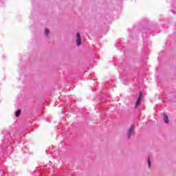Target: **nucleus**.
Segmentation results:
<instances>
[{"instance_id":"nucleus-1","label":"nucleus","mask_w":176,"mask_h":176,"mask_svg":"<svg viewBox=\"0 0 176 176\" xmlns=\"http://www.w3.org/2000/svg\"><path fill=\"white\" fill-rule=\"evenodd\" d=\"M141 100H142V92L140 93V95H139V96L138 98L136 104L135 105V109H137V108H138V107H140V104H141Z\"/></svg>"},{"instance_id":"nucleus-2","label":"nucleus","mask_w":176,"mask_h":176,"mask_svg":"<svg viewBox=\"0 0 176 176\" xmlns=\"http://www.w3.org/2000/svg\"><path fill=\"white\" fill-rule=\"evenodd\" d=\"M76 43L77 46H80V45H82V37H80V34L79 32L76 33Z\"/></svg>"},{"instance_id":"nucleus-3","label":"nucleus","mask_w":176,"mask_h":176,"mask_svg":"<svg viewBox=\"0 0 176 176\" xmlns=\"http://www.w3.org/2000/svg\"><path fill=\"white\" fill-rule=\"evenodd\" d=\"M133 130H134V126H131L127 131V136L130 138L133 133Z\"/></svg>"},{"instance_id":"nucleus-4","label":"nucleus","mask_w":176,"mask_h":176,"mask_svg":"<svg viewBox=\"0 0 176 176\" xmlns=\"http://www.w3.org/2000/svg\"><path fill=\"white\" fill-rule=\"evenodd\" d=\"M21 113V109H18L16 112L15 113L16 118H19L20 116V114Z\"/></svg>"},{"instance_id":"nucleus-5","label":"nucleus","mask_w":176,"mask_h":176,"mask_svg":"<svg viewBox=\"0 0 176 176\" xmlns=\"http://www.w3.org/2000/svg\"><path fill=\"white\" fill-rule=\"evenodd\" d=\"M164 120L165 122V123H168V116H167V115L164 114Z\"/></svg>"},{"instance_id":"nucleus-6","label":"nucleus","mask_w":176,"mask_h":176,"mask_svg":"<svg viewBox=\"0 0 176 176\" xmlns=\"http://www.w3.org/2000/svg\"><path fill=\"white\" fill-rule=\"evenodd\" d=\"M148 167L151 168V158H149V157L148 160Z\"/></svg>"},{"instance_id":"nucleus-7","label":"nucleus","mask_w":176,"mask_h":176,"mask_svg":"<svg viewBox=\"0 0 176 176\" xmlns=\"http://www.w3.org/2000/svg\"><path fill=\"white\" fill-rule=\"evenodd\" d=\"M45 35H49V29H45Z\"/></svg>"}]
</instances>
